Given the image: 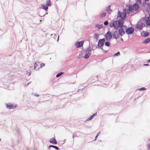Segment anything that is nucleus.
Returning <instances> with one entry per match:
<instances>
[{"label":"nucleus","mask_w":150,"mask_h":150,"mask_svg":"<svg viewBox=\"0 0 150 150\" xmlns=\"http://www.w3.org/2000/svg\"><path fill=\"white\" fill-rule=\"evenodd\" d=\"M120 14V11H118L117 17L120 18L121 19H119L118 21H116L117 23L116 24V26L115 27V29L116 30L118 29L119 28L122 27L124 23V20L125 19V16L122 17V16Z\"/></svg>","instance_id":"obj_1"},{"label":"nucleus","mask_w":150,"mask_h":150,"mask_svg":"<svg viewBox=\"0 0 150 150\" xmlns=\"http://www.w3.org/2000/svg\"><path fill=\"white\" fill-rule=\"evenodd\" d=\"M131 8V7L129 6L128 9L126 8H124L123 9V12H120V14L121 16H122V17H123L125 16V18H126L127 14H129L130 12H132Z\"/></svg>","instance_id":"obj_2"},{"label":"nucleus","mask_w":150,"mask_h":150,"mask_svg":"<svg viewBox=\"0 0 150 150\" xmlns=\"http://www.w3.org/2000/svg\"><path fill=\"white\" fill-rule=\"evenodd\" d=\"M105 41V38H103V39H99L98 42V44L97 45V46H98V47H97L96 46V48H100L102 50H103V48L102 47L104 45Z\"/></svg>","instance_id":"obj_3"},{"label":"nucleus","mask_w":150,"mask_h":150,"mask_svg":"<svg viewBox=\"0 0 150 150\" xmlns=\"http://www.w3.org/2000/svg\"><path fill=\"white\" fill-rule=\"evenodd\" d=\"M129 6L131 7L132 12L133 10L136 11H139V6L137 3L134 4L132 6L131 5H129Z\"/></svg>","instance_id":"obj_4"},{"label":"nucleus","mask_w":150,"mask_h":150,"mask_svg":"<svg viewBox=\"0 0 150 150\" xmlns=\"http://www.w3.org/2000/svg\"><path fill=\"white\" fill-rule=\"evenodd\" d=\"M112 35L110 31H108L105 34V39L107 41H109L112 38Z\"/></svg>","instance_id":"obj_5"},{"label":"nucleus","mask_w":150,"mask_h":150,"mask_svg":"<svg viewBox=\"0 0 150 150\" xmlns=\"http://www.w3.org/2000/svg\"><path fill=\"white\" fill-rule=\"evenodd\" d=\"M134 29L133 27H129L125 30L126 33L128 35H130L133 33Z\"/></svg>","instance_id":"obj_6"},{"label":"nucleus","mask_w":150,"mask_h":150,"mask_svg":"<svg viewBox=\"0 0 150 150\" xmlns=\"http://www.w3.org/2000/svg\"><path fill=\"white\" fill-rule=\"evenodd\" d=\"M83 40L80 42L77 41L75 43V46L76 48L81 47L83 46Z\"/></svg>","instance_id":"obj_7"},{"label":"nucleus","mask_w":150,"mask_h":150,"mask_svg":"<svg viewBox=\"0 0 150 150\" xmlns=\"http://www.w3.org/2000/svg\"><path fill=\"white\" fill-rule=\"evenodd\" d=\"M145 25V24L144 23H142L141 24H137L136 25V28L138 30H141L142 29L143 27Z\"/></svg>","instance_id":"obj_8"},{"label":"nucleus","mask_w":150,"mask_h":150,"mask_svg":"<svg viewBox=\"0 0 150 150\" xmlns=\"http://www.w3.org/2000/svg\"><path fill=\"white\" fill-rule=\"evenodd\" d=\"M6 106L7 108L11 109L15 108L17 107L16 105H14L13 104L10 103L6 104Z\"/></svg>","instance_id":"obj_9"},{"label":"nucleus","mask_w":150,"mask_h":150,"mask_svg":"<svg viewBox=\"0 0 150 150\" xmlns=\"http://www.w3.org/2000/svg\"><path fill=\"white\" fill-rule=\"evenodd\" d=\"M118 33L121 36H122L123 35L125 34V32L122 27H120L118 29Z\"/></svg>","instance_id":"obj_10"},{"label":"nucleus","mask_w":150,"mask_h":150,"mask_svg":"<svg viewBox=\"0 0 150 150\" xmlns=\"http://www.w3.org/2000/svg\"><path fill=\"white\" fill-rule=\"evenodd\" d=\"M120 35L119 33H118L117 31L116 30L113 32L112 35H113L114 38L116 39H118Z\"/></svg>","instance_id":"obj_11"},{"label":"nucleus","mask_w":150,"mask_h":150,"mask_svg":"<svg viewBox=\"0 0 150 150\" xmlns=\"http://www.w3.org/2000/svg\"><path fill=\"white\" fill-rule=\"evenodd\" d=\"M147 7L146 8L145 12L147 13H149L150 12V3L149 2L146 4Z\"/></svg>","instance_id":"obj_12"},{"label":"nucleus","mask_w":150,"mask_h":150,"mask_svg":"<svg viewBox=\"0 0 150 150\" xmlns=\"http://www.w3.org/2000/svg\"><path fill=\"white\" fill-rule=\"evenodd\" d=\"M149 32L147 31H143L141 34L142 36L144 37H146L149 35Z\"/></svg>","instance_id":"obj_13"},{"label":"nucleus","mask_w":150,"mask_h":150,"mask_svg":"<svg viewBox=\"0 0 150 150\" xmlns=\"http://www.w3.org/2000/svg\"><path fill=\"white\" fill-rule=\"evenodd\" d=\"M84 51L86 53L89 54H91V52L92 51V50L90 48V47L89 46L87 47L86 49H85Z\"/></svg>","instance_id":"obj_14"},{"label":"nucleus","mask_w":150,"mask_h":150,"mask_svg":"<svg viewBox=\"0 0 150 150\" xmlns=\"http://www.w3.org/2000/svg\"><path fill=\"white\" fill-rule=\"evenodd\" d=\"M116 21H114L113 22H111L110 23H109V26L110 27H113L115 29V27L116 26Z\"/></svg>","instance_id":"obj_15"},{"label":"nucleus","mask_w":150,"mask_h":150,"mask_svg":"<svg viewBox=\"0 0 150 150\" xmlns=\"http://www.w3.org/2000/svg\"><path fill=\"white\" fill-rule=\"evenodd\" d=\"M50 142L53 144H56L57 143V142L56 139L54 138H52L50 139Z\"/></svg>","instance_id":"obj_16"},{"label":"nucleus","mask_w":150,"mask_h":150,"mask_svg":"<svg viewBox=\"0 0 150 150\" xmlns=\"http://www.w3.org/2000/svg\"><path fill=\"white\" fill-rule=\"evenodd\" d=\"M40 63L39 62L35 63L34 64V68L36 69V70H39L40 69V67H38L39 66Z\"/></svg>","instance_id":"obj_17"},{"label":"nucleus","mask_w":150,"mask_h":150,"mask_svg":"<svg viewBox=\"0 0 150 150\" xmlns=\"http://www.w3.org/2000/svg\"><path fill=\"white\" fill-rule=\"evenodd\" d=\"M106 13L105 12H104L100 13V17L101 18H103L106 16Z\"/></svg>","instance_id":"obj_18"},{"label":"nucleus","mask_w":150,"mask_h":150,"mask_svg":"<svg viewBox=\"0 0 150 150\" xmlns=\"http://www.w3.org/2000/svg\"><path fill=\"white\" fill-rule=\"evenodd\" d=\"M150 41V38H148L146 39L143 42V43L144 44L148 43Z\"/></svg>","instance_id":"obj_19"},{"label":"nucleus","mask_w":150,"mask_h":150,"mask_svg":"<svg viewBox=\"0 0 150 150\" xmlns=\"http://www.w3.org/2000/svg\"><path fill=\"white\" fill-rule=\"evenodd\" d=\"M99 35L98 33H96L94 35V39H95L96 40H98V37L99 36Z\"/></svg>","instance_id":"obj_20"},{"label":"nucleus","mask_w":150,"mask_h":150,"mask_svg":"<svg viewBox=\"0 0 150 150\" xmlns=\"http://www.w3.org/2000/svg\"><path fill=\"white\" fill-rule=\"evenodd\" d=\"M41 6L42 7L43 9L46 11L48 9V6L47 5H45L43 4H42Z\"/></svg>","instance_id":"obj_21"},{"label":"nucleus","mask_w":150,"mask_h":150,"mask_svg":"<svg viewBox=\"0 0 150 150\" xmlns=\"http://www.w3.org/2000/svg\"><path fill=\"white\" fill-rule=\"evenodd\" d=\"M104 44L105 46L109 47L110 46V42H108V41H107L106 42H105Z\"/></svg>","instance_id":"obj_22"},{"label":"nucleus","mask_w":150,"mask_h":150,"mask_svg":"<svg viewBox=\"0 0 150 150\" xmlns=\"http://www.w3.org/2000/svg\"><path fill=\"white\" fill-rule=\"evenodd\" d=\"M90 54H88L86 53L85 54V55L84 56V58L85 59H88L89 57V56L90 55Z\"/></svg>","instance_id":"obj_23"},{"label":"nucleus","mask_w":150,"mask_h":150,"mask_svg":"<svg viewBox=\"0 0 150 150\" xmlns=\"http://www.w3.org/2000/svg\"><path fill=\"white\" fill-rule=\"evenodd\" d=\"M47 5L48 6H50L51 4L50 0H47L46 1Z\"/></svg>","instance_id":"obj_24"},{"label":"nucleus","mask_w":150,"mask_h":150,"mask_svg":"<svg viewBox=\"0 0 150 150\" xmlns=\"http://www.w3.org/2000/svg\"><path fill=\"white\" fill-rule=\"evenodd\" d=\"M110 6H109L106 8V11L107 12H109L110 11V12L112 11V10L110 9Z\"/></svg>","instance_id":"obj_25"},{"label":"nucleus","mask_w":150,"mask_h":150,"mask_svg":"<svg viewBox=\"0 0 150 150\" xmlns=\"http://www.w3.org/2000/svg\"><path fill=\"white\" fill-rule=\"evenodd\" d=\"M95 27L98 28V29H100L102 28V26L100 25L97 24L95 25Z\"/></svg>","instance_id":"obj_26"},{"label":"nucleus","mask_w":150,"mask_h":150,"mask_svg":"<svg viewBox=\"0 0 150 150\" xmlns=\"http://www.w3.org/2000/svg\"><path fill=\"white\" fill-rule=\"evenodd\" d=\"M64 74V72H60V73H58L56 75V77L57 78L61 76L62 74Z\"/></svg>","instance_id":"obj_27"},{"label":"nucleus","mask_w":150,"mask_h":150,"mask_svg":"<svg viewBox=\"0 0 150 150\" xmlns=\"http://www.w3.org/2000/svg\"><path fill=\"white\" fill-rule=\"evenodd\" d=\"M49 147H53L57 150H58L59 149L58 147H57L56 146H54V145H50L49 146Z\"/></svg>","instance_id":"obj_28"},{"label":"nucleus","mask_w":150,"mask_h":150,"mask_svg":"<svg viewBox=\"0 0 150 150\" xmlns=\"http://www.w3.org/2000/svg\"><path fill=\"white\" fill-rule=\"evenodd\" d=\"M145 23L148 26L150 25V21L147 20Z\"/></svg>","instance_id":"obj_29"},{"label":"nucleus","mask_w":150,"mask_h":150,"mask_svg":"<svg viewBox=\"0 0 150 150\" xmlns=\"http://www.w3.org/2000/svg\"><path fill=\"white\" fill-rule=\"evenodd\" d=\"M120 55V52H117L115 53L113 55V56H118Z\"/></svg>","instance_id":"obj_30"},{"label":"nucleus","mask_w":150,"mask_h":150,"mask_svg":"<svg viewBox=\"0 0 150 150\" xmlns=\"http://www.w3.org/2000/svg\"><path fill=\"white\" fill-rule=\"evenodd\" d=\"M146 88L144 87H142L141 88H139L138 89V90H139L140 91H144V90H146Z\"/></svg>","instance_id":"obj_31"},{"label":"nucleus","mask_w":150,"mask_h":150,"mask_svg":"<svg viewBox=\"0 0 150 150\" xmlns=\"http://www.w3.org/2000/svg\"><path fill=\"white\" fill-rule=\"evenodd\" d=\"M135 1L137 4L138 3L139 4H141L142 3V2L141 0H136Z\"/></svg>","instance_id":"obj_32"},{"label":"nucleus","mask_w":150,"mask_h":150,"mask_svg":"<svg viewBox=\"0 0 150 150\" xmlns=\"http://www.w3.org/2000/svg\"><path fill=\"white\" fill-rule=\"evenodd\" d=\"M142 21H144L146 22V21H147V19L146 17H143L142 18Z\"/></svg>","instance_id":"obj_33"},{"label":"nucleus","mask_w":150,"mask_h":150,"mask_svg":"<svg viewBox=\"0 0 150 150\" xmlns=\"http://www.w3.org/2000/svg\"><path fill=\"white\" fill-rule=\"evenodd\" d=\"M45 64L44 63H42L41 64H40V68H42V67H43L45 66Z\"/></svg>","instance_id":"obj_34"},{"label":"nucleus","mask_w":150,"mask_h":150,"mask_svg":"<svg viewBox=\"0 0 150 150\" xmlns=\"http://www.w3.org/2000/svg\"><path fill=\"white\" fill-rule=\"evenodd\" d=\"M103 24L104 25H107L108 24V21H106L104 22Z\"/></svg>","instance_id":"obj_35"},{"label":"nucleus","mask_w":150,"mask_h":150,"mask_svg":"<svg viewBox=\"0 0 150 150\" xmlns=\"http://www.w3.org/2000/svg\"><path fill=\"white\" fill-rule=\"evenodd\" d=\"M146 1H143V3H142V6L143 7H144V6L146 4H147L146 3Z\"/></svg>","instance_id":"obj_36"},{"label":"nucleus","mask_w":150,"mask_h":150,"mask_svg":"<svg viewBox=\"0 0 150 150\" xmlns=\"http://www.w3.org/2000/svg\"><path fill=\"white\" fill-rule=\"evenodd\" d=\"M146 18L147 21H150V16H148Z\"/></svg>","instance_id":"obj_37"},{"label":"nucleus","mask_w":150,"mask_h":150,"mask_svg":"<svg viewBox=\"0 0 150 150\" xmlns=\"http://www.w3.org/2000/svg\"><path fill=\"white\" fill-rule=\"evenodd\" d=\"M147 146H148V148H147V149L148 150H149L150 148V144H147Z\"/></svg>","instance_id":"obj_38"},{"label":"nucleus","mask_w":150,"mask_h":150,"mask_svg":"<svg viewBox=\"0 0 150 150\" xmlns=\"http://www.w3.org/2000/svg\"><path fill=\"white\" fill-rule=\"evenodd\" d=\"M91 119L90 118V117L88 118L87 119H86V120L85 121H88V120H91Z\"/></svg>","instance_id":"obj_39"},{"label":"nucleus","mask_w":150,"mask_h":150,"mask_svg":"<svg viewBox=\"0 0 150 150\" xmlns=\"http://www.w3.org/2000/svg\"><path fill=\"white\" fill-rule=\"evenodd\" d=\"M93 117L94 116L93 115H91V116L90 117V118L92 120L93 118Z\"/></svg>","instance_id":"obj_40"},{"label":"nucleus","mask_w":150,"mask_h":150,"mask_svg":"<svg viewBox=\"0 0 150 150\" xmlns=\"http://www.w3.org/2000/svg\"><path fill=\"white\" fill-rule=\"evenodd\" d=\"M123 26L124 28H126V29L127 28V26L126 25H123Z\"/></svg>","instance_id":"obj_41"},{"label":"nucleus","mask_w":150,"mask_h":150,"mask_svg":"<svg viewBox=\"0 0 150 150\" xmlns=\"http://www.w3.org/2000/svg\"><path fill=\"white\" fill-rule=\"evenodd\" d=\"M97 115V112L95 113L94 114H93V115L94 116H96Z\"/></svg>","instance_id":"obj_42"},{"label":"nucleus","mask_w":150,"mask_h":150,"mask_svg":"<svg viewBox=\"0 0 150 150\" xmlns=\"http://www.w3.org/2000/svg\"><path fill=\"white\" fill-rule=\"evenodd\" d=\"M102 50L103 51L104 53H106L107 52V51L104 50L103 49V50Z\"/></svg>","instance_id":"obj_43"},{"label":"nucleus","mask_w":150,"mask_h":150,"mask_svg":"<svg viewBox=\"0 0 150 150\" xmlns=\"http://www.w3.org/2000/svg\"><path fill=\"white\" fill-rule=\"evenodd\" d=\"M149 65L148 64H144V66H149Z\"/></svg>","instance_id":"obj_44"},{"label":"nucleus","mask_w":150,"mask_h":150,"mask_svg":"<svg viewBox=\"0 0 150 150\" xmlns=\"http://www.w3.org/2000/svg\"><path fill=\"white\" fill-rule=\"evenodd\" d=\"M76 136V135L75 134H73L72 135V138L74 139V137H75Z\"/></svg>","instance_id":"obj_45"},{"label":"nucleus","mask_w":150,"mask_h":150,"mask_svg":"<svg viewBox=\"0 0 150 150\" xmlns=\"http://www.w3.org/2000/svg\"><path fill=\"white\" fill-rule=\"evenodd\" d=\"M147 62L148 63L150 62V59L147 60Z\"/></svg>","instance_id":"obj_46"},{"label":"nucleus","mask_w":150,"mask_h":150,"mask_svg":"<svg viewBox=\"0 0 150 150\" xmlns=\"http://www.w3.org/2000/svg\"><path fill=\"white\" fill-rule=\"evenodd\" d=\"M100 134V132H98L97 133V135H98H98H99V134Z\"/></svg>","instance_id":"obj_47"},{"label":"nucleus","mask_w":150,"mask_h":150,"mask_svg":"<svg viewBox=\"0 0 150 150\" xmlns=\"http://www.w3.org/2000/svg\"><path fill=\"white\" fill-rule=\"evenodd\" d=\"M98 135H96V136L95 137L96 139H97V137H98Z\"/></svg>","instance_id":"obj_48"},{"label":"nucleus","mask_w":150,"mask_h":150,"mask_svg":"<svg viewBox=\"0 0 150 150\" xmlns=\"http://www.w3.org/2000/svg\"><path fill=\"white\" fill-rule=\"evenodd\" d=\"M145 1H149V0H144Z\"/></svg>","instance_id":"obj_49"},{"label":"nucleus","mask_w":150,"mask_h":150,"mask_svg":"<svg viewBox=\"0 0 150 150\" xmlns=\"http://www.w3.org/2000/svg\"><path fill=\"white\" fill-rule=\"evenodd\" d=\"M121 40L122 41H123V39L122 38H121Z\"/></svg>","instance_id":"obj_50"},{"label":"nucleus","mask_w":150,"mask_h":150,"mask_svg":"<svg viewBox=\"0 0 150 150\" xmlns=\"http://www.w3.org/2000/svg\"><path fill=\"white\" fill-rule=\"evenodd\" d=\"M59 37V36H58V38H57V41H58V40Z\"/></svg>","instance_id":"obj_51"},{"label":"nucleus","mask_w":150,"mask_h":150,"mask_svg":"<svg viewBox=\"0 0 150 150\" xmlns=\"http://www.w3.org/2000/svg\"><path fill=\"white\" fill-rule=\"evenodd\" d=\"M96 140V138H95V139L93 140V141H95Z\"/></svg>","instance_id":"obj_52"},{"label":"nucleus","mask_w":150,"mask_h":150,"mask_svg":"<svg viewBox=\"0 0 150 150\" xmlns=\"http://www.w3.org/2000/svg\"><path fill=\"white\" fill-rule=\"evenodd\" d=\"M149 16H150V12L149 13Z\"/></svg>","instance_id":"obj_53"},{"label":"nucleus","mask_w":150,"mask_h":150,"mask_svg":"<svg viewBox=\"0 0 150 150\" xmlns=\"http://www.w3.org/2000/svg\"><path fill=\"white\" fill-rule=\"evenodd\" d=\"M98 77V76H96V77Z\"/></svg>","instance_id":"obj_54"},{"label":"nucleus","mask_w":150,"mask_h":150,"mask_svg":"<svg viewBox=\"0 0 150 150\" xmlns=\"http://www.w3.org/2000/svg\"><path fill=\"white\" fill-rule=\"evenodd\" d=\"M39 96V95H37V96Z\"/></svg>","instance_id":"obj_55"}]
</instances>
